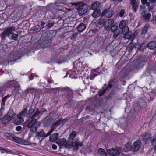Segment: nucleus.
Listing matches in <instances>:
<instances>
[{
	"mask_svg": "<svg viewBox=\"0 0 156 156\" xmlns=\"http://www.w3.org/2000/svg\"><path fill=\"white\" fill-rule=\"evenodd\" d=\"M28 89L29 90H30V91H33L36 90L34 88H29Z\"/></svg>",
	"mask_w": 156,
	"mask_h": 156,
	"instance_id": "nucleus-58",
	"label": "nucleus"
},
{
	"mask_svg": "<svg viewBox=\"0 0 156 156\" xmlns=\"http://www.w3.org/2000/svg\"><path fill=\"white\" fill-rule=\"evenodd\" d=\"M58 137L59 136L58 133H54L50 136L49 140L51 142H54L58 139Z\"/></svg>",
	"mask_w": 156,
	"mask_h": 156,
	"instance_id": "nucleus-14",
	"label": "nucleus"
},
{
	"mask_svg": "<svg viewBox=\"0 0 156 156\" xmlns=\"http://www.w3.org/2000/svg\"><path fill=\"white\" fill-rule=\"evenodd\" d=\"M36 134L38 136L42 137L45 136V133L42 130L40 131L37 132Z\"/></svg>",
	"mask_w": 156,
	"mask_h": 156,
	"instance_id": "nucleus-33",
	"label": "nucleus"
},
{
	"mask_svg": "<svg viewBox=\"0 0 156 156\" xmlns=\"http://www.w3.org/2000/svg\"><path fill=\"white\" fill-rule=\"evenodd\" d=\"M15 29L16 28L14 27H10L6 29L5 31L7 34V36L8 37L9 34L11 35L13 33L12 32L15 31Z\"/></svg>",
	"mask_w": 156,
	"mask_h": 156,
	"instance_id": "nucleus-17",
	"label": "nucleus"
},
{
	"mask_svg": "<svg viewBox=\"0 0 156 156\" xmlns=\"http://www.w3.org/2000/svg\"><path fill=\"white\" fill-rule=\"evenodd\" d=\"M130 5H139V1L138 0H130Z\"/></svg>",
	"mask_w": 156,
	"mask_h": 156,
	"instance_id": "nucleus-34",
	"label": "nucleus"
},
{
	"mask_svg": "<svg viewBox=\"0 0 156 156\" xmlns=\"http://www.w3.org/2000/svg\"><path fill=\"white\" fill-rule=\"evenodd\" d=\"M76 135L77 133L76 131H72L68 137L69 140H73V142H74L75 141L74 140L75 139H73L76 136ZM75 139L76 138H75ZM76 139H77V138Z\"/></svg>",
	"mask_w": 156,
	"mask_h": 156,
	"instance_id": "nucleus-19",
	"label": "nucleus"
},
{
	"mask_svg": "<svg viewBox=\"0 0 156 156\" xmlns=\"http://www.w3.org/2000/svg\"><path fill=\"white\" fill-rule=\"evenodd\" d=\"M133 12H136L137 10L139 5H131Z\"/></svg>",
	"mask_w": 156,
	"mask_h": 156,
	"instance_id": "nucleus-37",
	"label": "nucleus"
},
{
	"mask_svg": "<svg viewBox=\"0 0 156 156\" xmlns=\"http://www.w3.org/2000/svg\"><path fill=\"white\" fill-rule=\"evenodd\" d=\"M151 145L154 147L156 145V137L153 138L151 141Z\"/></svg>",
	"mask_w": 156,
	"mask_h": 156,
	"instance_id": "nucleus-39",
	"label": "nucleus"
},
{
	"mask_svg": "<svg viewBox=\"0 0 156 156\" xmlns=\"http://www.w3.org/2000/svg\"><path fill=\"white\" fill-rule=\"evenodd\" d=\"M6 36H7V34L6 32L5 31L2 34V37L3 39H4L5 38Z\"/></svg>",
	"mask_w": 156,
	"mask_h": 156,
	"instance_id": "nucleus-45",
	"label": "nucleus"
},
{
	"mask_svg": "<svg viewBox=\"0 0 156 156\" xmlns=\"http://www.w3.org/2000/svg\"><path fill=\"white\" fill-rule=\"evenodd\" d=\"M22 129V127L20 126H18L16 127V130L17 131H20Z\"/></svg>",
	"mask_w": 156,
	"mask_h": 156,
	"instance_id": "nucleus-49",
	"label": "nucleus"
},
{
	"mask_svg": "<svg viewBox=\"0 0 156 156\" xmlns=\"http://www.w3.org/2000/svg\"><path fill=\"white\" fill-rule=\"evenodd\" d=\"M119 2H122V0H117Z\"/></svg>",
	"mask_w": 156,
	"mask_h": 156,
	"instance_id": "nucleus-62",
	"label": "nucleus"
},
{
	"mask_svg": "<svg viewBox=\"0 0 156 156\" xmlns=\"http://www.w3.org/2000/svg\"><path fill=\"white\" fill-rule=\"evenodd\" d=\"M72 5L75 6L78 11L80 15H82L85 14L88 9V6L86 4L82 2L72 3Z\"/></svg>",
	"mask_w": 156,
	"mask_h": 156,
	"instance_id": "nucleus-3",
	"label": "nucleus"
},
{
	"mask_svg": "<svg viewBox=\"0 0 156 156\" xmlns=\"http://www.w3.org/2000/svg\"><path fill=\"white\" fill-rule=\"evenodd\" d=\"M141 3L145 5L147 3V0H141Z\"/></svg>",
	"mask_w": 156,
	"mask_h": 156,
	"instance_id": "nucleus-48",
	"label": "nucleus"
},
{
	"mask_svg": "<svg viewBox=\"0 0 156 156\" xmlns=\"http://www.w3.org/2000/svg\"><path fill=\"white\" fill-rule=\"evenodd\" d=\"M38 30V28L37 27H34L33 28V30L35 32H37Z\"/></svg>",
	"mask_w": 156,
	"mask_h": 156,
	"instance_id": "nucleus-52",
	"label": "nucleus"
},
{
	"mask_svg": "<svg viewBox=\"0 0 156 156\" xmlns=\"http://www.w3.org/2000/svg\"><path fill=\"white\" fill-rule=\"evenodd\" d=\"M28 112V110L26 108L23 109L18 115L23 118L25 117Z\"/></svg>",
	"mask_w": 156,
	"mask_h": 156,
	"instance_id": "nucleus-21",
	"label": "nucleus"
},
{
	"mask_svg": "<svg viewBox=\"0 0 156 156\" xmlns=\"http://www.w3.org/2000/svg\"><path fill=\"white\" fill-rule=\"evenodd\" d=\"M149 27V26L148 24H146L142 29V33L143 34H145L146 33Z\"/></svg>",
	"mask_w": 156,
	"mask_h": 156,
	"instance_id": "nucleus-30",
	"label": "nucleus"
},
{
	"mask_svg": "<svg viewBox=\"0 0 156 156\" xmlns=\"http://www.w3.org/2000/svg\"><path fill=\"white\" fill-rule=\"evenodd\" d=\"M101 13V10L99 9H97L93 13L92 16L94 18H97L100 15Z\"/></svg>",
	"mask_w": 156,
	"mask_h": 156,
	"instance_id": "nucleus-18",
	"label": "nucleus"
},
{
	"mask_svg": "<svg viewBox=\"0 0 156 156\" xmlns=\"http://www.w3.org/2000/svg\"><path fill=\"white\" fill-rule=\"evenodd\" d=\"M54 129H53L52 128H51V129H50L49 131L51 133L52 132H53V131H54Z\"/></svg>",
	"mask_w": 156,
	"mask_h": 156,
	"instance_id": "nucleus-60",
	"label": "nucleus"
},
{
	"mask_svg": "<svg viewBox=\"0 0 156 156\" xmlns=\"http://www.w3.org/2000/svg\"><path fill=\"white\" fill-rule=\"evenodd\" d=\"M122 33L123 34L129 32V27L127 26H126V27H123V28H122Z\"/></svg>",
	"mask_w": 156,
	"mask_h": 156,
	"instance_id": "nucleus-35",
	"label": "nucleus"
},
{
	"mask_svg": "<svg viewBox=\"0 0 156 156\" xmlns=\"http://www.w3.org/2000/svg\"><path fill=\"white\" fill-rule=\"evenodd\" d=\"M33 112L34 109L30 108L27 113L28 117L30 119H35V118L38 117L39 114L41 113V112L39 111L38 109H37L34 112L33 115L32 116H31V114Z\"/></svg>",
	"mask_w": 156,
	"mask_h": 156,
	"instance_id": "nucleus-8",
	"label": "nucleus"
},
{
	"mask_svg": "<svg viewBox=\"0 0 156 156\" xmlns=\"http://www.w3.org/2000/svg\"><path fill=\"white\" fill-rule=\"evenodd\" d=\"M147 5L148 6V10L149 12L151 11L154 7V5L152 4L151 5L149 2L147 3Z\"/></svg>",
	"mask_w": 156,
	"mask_h": 156,
	"instance_id": "nucleus-36",
	"label": "nucleus"
},
{
	"mask_svg": "<svg viewBox=\"0 0 156 156\" xmlns=\"http://www.w3.org/2000/svg\"><path fill=\"white\" fill-rule=\"evenodd\" d=\"M140 142L139 140L134 142L132 146V151L134 152H136L138 151L140 148Z\"/></svg>",
	"mask_w": 156,
	"mask_h": 156,
	"instance_id": "nucleus-11",
	"label": "nucleus"
},
{
	"mask_svg": "<svg viewBox=\"0 0 156 156\" xmlns=\"http://www.w3.org/2000/svg\"><path fill=\"white\" fill-rule=\"evenodd\" d=\"M78 37V34L77 33H75L73 34L71 37V39L72 40H74L76 38Z\"/></svg>",
	"mask_w": 156,
	"mask_h": 156,
	"instance_id": "nucleus-41",
	"label": "nucleus"
},
{
	"mask_svg": "<svg viewBox=\"0 0 156 156\" xmlns=\"http://www.w3.org/2000/svg\"><path fill=\"white\" fill-rule=\"evenodd\" d=\"M9 96L7 95L4 97L2 100V105L4 106L5 104V102L6 100L8 98Z\"/></svg>",
	"mask_w": 156,
	"mask_h": 156,
	"instance_id": "nucleus-38",
	"label": "nucleus"
},
{
	"mask_svg": "<svg viewBox=\"0 0 156 156\" xmlns=\"http://www.w3.org/2000/svg\"><path fill=\"white\" fill-rule=\"evenodd\" d=\"M151 22L153 24H156V15L153 17Z\"/></svg>",
	"mask_w": 156,
	"mask_h": 156,
	"instance_id": "nucleus-43",
	"label": "nucleus"
},
{
	"mask_svg": "<svg viewBox=\"0 0 156 156\" xmlns=\"http://www.w3.org/2000/svg\"><path fill=\"white\" fill-rule=\"evenodd\" d=\"M125 11L123 9H122L119 13V16L120 17H122L124 14Z\"/></svg>",
	"mask_w": 156,
	"mask_h": 156,
	"instance_id": "nucleus-47",
	"label": "nucleus"
},
{
	"mask_svg": "<svg viewBox=\"0 0 156 156\" xmlns=\"http://www.w3.org/2000/svg\"><path fill=\"white\" fill-rule=\"evenodd\" d=\"M52 148L54 150H56L57 148V146L56 145L53 144L52 146Z\"/></svg>",
	"mask_w": 156,
	"mask_h": 156,
	"instance_id": "nucleus-53",
	"label": "nucleus"
},
{
	"mask_svg": "<svg viewBox=\"0 0 156 156\" xmlns=\"http://www.w3.org/2000/svg\"><path fill=\"white\" fill-rule=\"evenodd\" d=\"M51 133L49 131L47 133L46 135L45 136V137H46L47 136H49Z\"/></svg>",
	"mask_w": 156,
	"mask_h": 156,
	"instance_id": "nucleus-56",
	"label": "nucleus"
},
{
	"mask_svg": "<svg viewBox=\"0 0 156 156\" xmlns=\"http://www.w3.org/2000/svg\"><path fill=\"white\" fill-rule=\"evenodd\" d=\"M56 89H57V90H60V88L58 87V88H56Z\"/></svg>",
	"mask_w": 156,
	"mask_h": 156,
	"instance_id": "nucleus-64",
	"label": "nucleus"
},
{
	"mask_svg": "<svg viewBox=\"0 0 156 156\" xmlns=\"http://www.w3.org/2000/svg\"><path fill=\"white\" fill-rule=\"evenodd\" d=\"M110 30L113 33V37L114 39H116L120 33V30L118 28V26L115 24L111 27Z\"/></svg>",
	"mask_w": 156,
	"mask_h": 156,
	"instance_id": "nucleus-5",
	"label": "nucleus"
},
{
	"mask_svg": "<svg viewBox=\"0 0 156 156\" xmlns=\"http://www.w3.org/2000/svg\"><path fill=\"white\" fill-rule=\"evenodd\" d=\"M134 48V44L133 43L130 44L128 46V48L130 50H132Z\"/></svg>",
	"mask_w": 156,
	"mask_h": 156,
	"instance_id": "nucleus-44",
	"label": "nucleus"
},
{
	"mask_svg": "<svg viewBox=\"0 0 156 156\" xmlns=\"http://www.w3.org/2000/svg\"><path fill=\"white\" fill-rule=\"evenodd\" d=\"M125 35L124 37L126 39H129L131 37L132 35V33L131 32H129L128 33L124 34Z\"/></svg>",
	"mask_w": 156,
	"mask_h": 156,
	"instance_id": "nucleus-32",
	"label": "nucleus"
},
{
	"mask_svg": "<svg viewBox=\"0 0 156 156\" xmlns=\"http://www.w3.org/2000/svg\"><path fill=\"white\" fill-rule=\"evenodd\" d=\"M38 43L40 44L41 47L42 48H45L48 46L49 44V42L46 39V38H44L43 37H42L38 41Z\"/></svg>",
	"mask_w": 156,
	"mask_h": 156,
	"instance_id": "nucleus-9",
	"label": "nucleus"
},
{
	"mask_svg": "<svg viewBox=\"0 0 156 156\" xmlns=\"http://www.w3.org/2000/svg\"><path fill=\"white\" fill-rule=\"evenodd\" d=\"M147 47L150 49H154L156 48V44L154 42H150L148 44Z\"/></svg>",
	"mask_w": 156,
	"mask_h": 156,
	"instance_id": "nucleus-24",
	"label": "nucleus"
},
{
	"mask_svg": "<svg viewBox=\"0 0 156 156\" xmlns=\"http://www.w3.org/2000/svg\"><path fill=\"white\" fill-rule=\"evenodd\" d=\"M60 122L59 121H56L52 126L51 128L54 129H56V127L60 124Z\"/></svg>",
	"mask_w": 156,
	"mask_h": 156,
	"instance_id": "nucleus-31",
	"label": "nucleus"
},
{
	"mask_svg": "<svg viewBox=\"0 0 156 156\" xmlns=\"http://www.w3.org/2000/svg\"><path fill=\"white\" fill-rule=\"evenodd\" d=\"M107 152L108 154L112 156H118L120 153V150L118 148L108 149L107 150Z\"/></svg>",
	"mask_w": 156,
	"mask_h": 156,
	"instance_id": "nucleus-7",
	"label": "nucleus"
},
{
	"mask_svg": "<svg viewBox=\"0 0 156 156\" xmlns=\"http://www.w3.org/2000/svg\"><path fill=\"white\" fill-rule=\"evenodd\" d=\"M30 119H28L25 122L27 123V127L30 128V132L34 133L37 131V128L40 127L41 123L37 121L36 119H31L30 120Z\"/></svg>",
	"mask_w": 156,
	"mask_h": 156,
	"instance_id": "nucleus-2",
	"label": "nucleus"
},
{
	"mask_svg": "<svg viewBox=\"0 0 156 156\" xmlns=\"http://www.w3.org/2000/svg\"><path fill=\"white\" fill-rule=\"evenodd\" d=\"M8 37L10 39L16 41L17 40L18 38V34L13 33L11 35L9 34Z\"/></svg>",
	"mask_w": 156,
	"mask_h": 156,
	"instance_id": "nucleus-26",
	"label": "nucleus"
},
{
	"mask_svg": "<svg viewBox=\"0 0 156 156\" xmlns=\"http://www.w3.org/2000/svg\"><path fill=\"white\" fill-rule=\"evenodd\" d=\"M86 27L85 25L83 23L80 24L77 27L78 31L79 32H81L83 31Z\"/></svg>",
	"mask_w": 156,
	"mask_h": 156,
	"instance_id": "nucleus-16",
	"label": "nucleus"
},
{
	"mask_svg": "<svg viewBox=\"0 0 156 156\" xmlns=\"http://www.w3.org/2000/svg\"><path fill=\"white\" fill-rule=\"evenodd\" d=\"M110 30L113 33V37L114 39H116L120 33V30L118 28V26L115 24L111 27Z\"/></svg>",
	"mask_w": 156,
	"mask_h": 156,
	"instance_id": "nucleus-6",
	"label": "nucleus"
},
{
	"mask_svg": "<svg viewBox=\"0 0 156 156\" xmlns=\"http://www.w3.org/2000/svg\"><path fill=\"white\" fill-rule=\"evenodd\" d=\"M12 140L13 141L20 144H23L26 145L28 144V142L23 140L17 136L12 137Z\"/></svg>",
	"mask_w": 156,
	"mask_h": 156,
	"instance_id": "nucleus-10",
	"label": "nucleus"
},
{
	"mask_svg": "<svg viewBox=\"0 0 156 156\" xmlns=\"http://www.w3.org/2000/svg\"><path fill=\"white\" fill-rule=\"evenodd\" d=\"M114 23V20L112 19H108L107 21H105L104 27L105 30H108L110 28V26L112 25Z\"/></svg>",
	"mask_w": 156,
	"mask_h": 156,
	"instance_id": "nucleus-12",
	"label": "nucleus"
},
{
	"mask_svg": "<svg viewBox=\"0 0 156 156\" xmlns=\"http://www.w3.org/2000/svg\"><path fill=\"white\" fill-rule=\"evenodd\" d=\"M151 3L156 5V0H149Z\"/></svg>",
	"mask_w": 156,
	"mask_h": 156,
	"instance_id": "nucleus-51",
	"label": "nucleus"
},
{
	"mask_svg": "<svg viewBox=\"0 0 156 156\" xmlns=\"http://www.w3.org/2000/svg\"><path fill=\"white\" fill-rule=\"evenodd\" d=\"M149 134H143L140 135V137L142 139L144 140L145 139H146Z\"/></svg>",
	"mask_w": 156,
	"mask_h": 156,
	"instance_id": "nucleus-42",
	"label": "nucleus"
},
{
	"mask_svg": "<svg viewBox=\"0 0 156 156\" xmlns=\"http://www.w3.org/2000/svg\"><path fill=\"white\" fill-rule=\"evenodd\" d=\"M153 139V138H152V136L151 135L149 134L145 139L146 143L147 144L149 143L150 142L151 143V141Z\"/></svg>",
	"mask_w": 156,
	"mask_h": 156,
	"instance_id": "nucleus-29",
	"label": "nucleus"
},
{
	"mask_svg": "<svg viewBox=\"0 0 156 156\" xmlns=\"http://www.w3.org/2000/svg\"><path fill=\"white\" fill-rule=\"evenodd\" d=\"M98 153L100 155L106 156L107 153L105 150L102 148H99L98 150Z\"/></svg>",
	"mask_w": 156,
	"mask_h": 156,
	"instance_id": "nucleus-28",
	"label": "nucleus"
},
{
	"mask_svg": "<svg viewBox=\"0 0 156 156\" xmlns=\"http://www.w3.org/2000/svg\"><path fill=\"white\" fill-rule=\"evenodd\" d=\"M74 142L69 143V141L67 140L65 138L60 139L56 142V143L60 147H64L67 149H69L75 147L76 148L79 146L81 147L83 145V142H79L78 139H75Z\"/></svg>",
	"mask_w": 156,
	"mask_h": 156,
	"instance_id": "nucleus-1",
	"label": "nucleus"
},
{
	"mask_svg": "<svg viewBox=\"0 0 156 156\" xmlns=\"http://www.w3.org/2000/svg\"><path fill=\"white\" fill-rule=\"evenodd\" d=\"M139 50H140V51H142V49L141 48H140L139 49Z\"/></svg>",
	"mask_w": 156,
	"mask_h": 156,
	"instance_id": "nucleus-63",
	"label": "nucleus"
},
{
	"mask_svg": "<svg viewBox=\"0 0 156 156\" xmlns=\"http://www.w3.org/2000/svg\"><path fill=\"white\" fill-rule=\"evenodd\" d=\"M105 22V20L103 19H100L98 22V23L100 25H104Z\"/></svg>",
	"mask_w": 156,
	"mask_h": 156,
	"instance_id": "nucleus-40",
	"label": "nucleus"
},
{
	"mask_svg": "<svg viewBox=\"0 0 156 156\" xmlns=\"http://www.w3.org/2000/svg\"><path fill=\"white\" fill-rule=\"evenodd\" d=\"M16 115V114L13 109H10L7 113L2 118V123L5 124L14 119Z\"/></svg>",
	"mask_w": 156,
	"mask_h": 156,
	"instance_id": "nucleus-4",
	"label": "nucleus"
},
{
	"mask_svg": "<svg viewBox=\"0 0 156 156\" xmlns=\"http://www.w3.org/2000/svg\"><path fill=\"white\" fill-rule=\"evenodd\" d=\"M154 149L156 151V145L154 147Z\"/></svg>",
	"mask_w": 156,
	"mask_h": 156,
	"instance_id": "nucleus-61",
	"label": "nucleus"
},
{
	"mask_svg": "<svg viewBox=\"0 0 156 156\" xmlns=\"http://www.w3.org/2000/svg\"><path fill=\"white\" fill-rule=\"evenodd\" d=\"M24 122L23 118L20 116V115H17V118L14 120L13 122L16 125H20L22 123Z\"/></svg>",
	"mask_w": 156,
	"mask_h": 156,
	"instance_id": "nucleus-13",
	"label": "nucleus"
},
{
	"mask_svg": "<svg viewBox=\"0 0 156 156\" xmlns=\"http://www.w3.org/2000/svg\"><path fill=\"white\" fill-rule=\"evenodd\" d=\"M16 90H17V91H19L20 90H21V88H20V87H16V88H15V89Z\"/></svg>",
	"mask_w": 156,
	"mask_h": 156,
	"instance_id": "nucleus-55",
	"label": "nucleus"
},
{
	"mask_svg": "<svg viewBox=\"0 0 156 156\" xmlns=\"http://www.w3.org/2000/svg\"><path fill=\"white\" fill-rule=\"evenodd\" d=\"M45 24V23L44 22H42L41 24V26L43 27Z\"/></svg>",
	"mask_w": 156,
	"mask_h": 156,
	"instance_id": "nucleus-59",
	"label": "nucleus"
},
{
	"mask_svg": "<svg viewBox=\"0 0 156 156\" xmlns=\"http://www.w3.org/2000/svg\"><path fill=\"white\" fill-rule=\"evenodd\" d=\"M102 15L103 16H105L107 18H110L112 16V14L109 10L105 9L103 12Z\"/></svg>",
	"mask_w": 156,
	"mask_h": 156,
	"instance_id": "nucleus-15",
	"label": "nucleus"
},
{
	"mask_svg": "<svg viewBox=\"0 0 156 156\" xmlns=\"http://www.w3.org/2000/svg\"><path fill=\"white\" fill-rule=\"evenodd\" d=\"M123 150L125 152H128L130 150H132V145L129 143H127L125 145Z\"/></svg>",
	"mask_w": 156,
	"mask_h": 156,
	"instance_id": "nucleus-20",
	"label": "nucleus"
},
{
	"mask_svg": "<svg viewBox=\"0 0 156 156\" xmlns=\"http://www.w3.org/2000/svg\"><path fill=\"white\" fill-rule=\"evenodd\" d=\"M151 16V14L150 13L146 14L145 13V12H144L142 14V16L145 20H149Z\"/></svg>",
	"mask_w": 156,
	"mask_h": 156,
	"instance_id": "nucleus-23",
	"label": "nucleus"
},
{
	"mask_svg": "<svg viewBox=\"0 0 156 156\" xmlns=\"http://www.w3.org/2000/svg\"><path fill=\"white\" fill-rule=\"evenodd\" d=\"M112 87V85L111 84H109L108 87L106 88V89H105L106 90H108V88H110Z\"/></svg>",
	"mask_w": 156,
	"mask_h": 156,
	"instance_id": "nucleus-57",
	"label": "nucleus"
},
{
	"mask_svg": "<svg viewBox=\"0 0 156 156\" xmlns=\"http://www.w3.org/2000/svg\"><path fill=\"white\" fill-rule=\"evenodd\" d=\"M53 24H54L52 23H49L48 25V28H50L53 26Z\"/></svg>",
	"mask_w": 156,
	"mask_h": 156,
	"instance_id": "nucleus-50",
	"label": "nucleus"
},
{
	"mask_svg": "<svg viewBox=\"0 0 156 156\" xmlns=\"http://www.w3.org/2000/svg\"><path fill=\"white\" fill-rule=\"evenodd\" d=\"M57 63L58 64H61L64 63L65 61L64 60L63 56L62 55L58 56L57 57Z\"/></svg>",
	"mask_w": 156,
	"mask_h": 156,
	"instance_id": "nucleus-25",
	"label": "nucleus"
},
{
	"mask_svg": "<svg viewBox=\"0 0 156 156\" xmlns=\"http://www.w3.org/2000/svg\"><path fill=\"white\" fill-rule=\"evenodd\" d=\"M127 24L126 21L124 20L121 21L119 24V27L120 29L126 27Z\"/></svg>",
	"mask_w": 156,
	"mask_h": 156,
	"instance_id": "nucleus-27",
	"label": "nucleus"
},
{
	"mask_svg": "<svg viewBox=\"0 0 156 156\" xmlns=\"http://www.w3.org/2000/svg\"><path fill=\"white\" fill-rule=\"evenodd\" d=\"M98 29L96 28L95 29H94L93 30H92V32L93 33H96L97 32H98Z\"/></svg>",
	"mask_w": 156,
	"mask_h": 156,
	"instance_id": "nucleus-54",
	"label": "nucleus"
},
{
	"mask_svg": "<svg viewBox=\"0 0 156 156\" xmlns=\"http://www.w3.org/2000/svg\"><path fill=\"white\" fill-rule=\"evenodd\" d=\"M100 5V3L98 1L94 2L92 4L90 9L92 10H94L98 7Z\"/></svg>",
	"mask_w": 156,
	"mask_h": 156,
	"instance_id": "nucleus-22",
	"label": "nucleus"
},
{
	"mask_svg": "<svg viewBox=\"0 0 156 156\" xmlns=\"http://www.w3.org/2000/svg\"><path fill=\"white\" fill-rule=\"evenodd\" d=\"M106 91L105 89H103L99 93V96H101L103 95V94L105 93Z\"/></svg>",
	"mask_w": 156,
	"mask_h": 156,
	"instance_id": "nucleus-46",
	"label": "nucleus"
}]
</instances>
